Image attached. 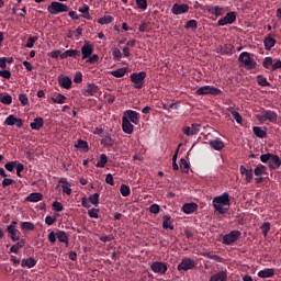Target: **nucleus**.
<instances>
[{"mask_svg": "<svg viewBox=\"0 0 281 281\" xmlns=\"http://www.w3.org/2000/svg\"><path fill=\"white\" fill-rule=\"evenodd\" d=\"M164 222H162V228L164 229H175V225H172V222H170V215H165L162 216Z\"/></svg>", "mask_w": 281, "mask_h": 281, "instance_id": "39", "label": "nucleus"}, {"mask_svg": "<svg viewBox=\"0 0 281 281\" xmlns=\"http://www.w3.org/2000/svg\"><path fill=\"white\" fill-rule=\"evenodd\" d=\"M19 100H20L22 106H27V104H30V99L27 98V94H25V93L20 94Z\"/></svg>", "mask_w": 281, "mask_h": 281, "instance_id": "60", "label": "nucleus"}, {"mask_svg": "<svg viewBox=\"0 0 281 281\" xmlns=\"http://www.w3.org/2000/svg\"><path fill=\"white\" fill-rule=\"evenodd\" d=\"M53 210L55 212H63V210H65V207L63 206V203L58 202V201H55L53 203Z\"/></svg>", "mask_w": 281, "mask_h": 281, "instance_id": "62", "label": "nucleus"}, {"mask_svg": "<svg viewBox=\"0 0 281 281\" xmlns=\"http://www.w3.org/2000/svg\"><path fill=\"white\" fill-rule=\"evenodd\" d=\"M25 247V239H19L15 245H12L10 248V254H19V249H23Z\"/></svg>", "mask_w": 281, "mask_h": 281, "instance_id": "32", "label": "nucleus"}, {"mask_svg": "<svg viewBox=\"0 0 281 281\" xmlns=\"http://www.w3.org/2000/svg\"><path fill=\"white\" fill-rule=\"evenodd\" d=\"M16 123V117L13 115V114H10L5 121H4V124L7 126H14V124Z\"/></svg>", "mask_w": 281, "mask_h": 281, "instance_id": "57", "label": "nucleus"}, {"mask_svg": "<svg viewBox=\"0 0 281 281\" xmlns=\"http://www.w3.org/2000/svg\"><path fill=\"white\" fill-rule=\"evenodd\" d=\"M276 276V270L273 268H266L258 272V277L266 279V278H273Z\"/></svg>", "mask_w": 281, "mask_h": 281, "instance_id": "28", "label": "nucleus"}, {"mask_svg": "<svg viewBox=\"0 0 281 281\" xmlns=\"http://www.w3.org/2000/svg\"><path fill=\"white\" fill-rule=\"evenodd\" d=\"M252 133L256 135V137H259V139H265V137H267V132L262 130V127H252Z\"/></svg>", "mask_w": 281, "mask_h": 281, "instance_id": "36", "label": "nucleus"}, {"mask_svg": "<svg viewBox=\"0 0 281 281\" xmlns=\"http://www.w3.org/2000/svg\"><path fill=\"white\" fill-rule=\"evenodd\" d=\"M113 21H114V18L112 15H105L103 18H100L98 20V23L100 25H109V23H113Z\"/></svg>", "mask_w": 281, "mask_h": 281, "instance_id": "46", "label": "nucleus"}, {"mask_svg": "<svg viewBox=\"0 0 281 281\" xmlns=\"http://www.w3.org/2000/svg\"><path fill=\"white\" fill-rule=\"evenodd\" d=\"M21 229H23V232H34V229H36V226L32 222H22Z\"/></svg>", "mask_w": 281, "mask_h": 281, "instance_id": "40", "label": "nucleus"}, {"mask_svg": "<svg viewBox=\"0 0 281 281\" xmlns=\"http://www.w3.org/2000/svg\"><path fill=\"white\" fill-rule=\"evenodd\" d=\"M240 236H243V233L240 231H232L229 234H226L223 236L222 243L223 245H234Z\"/></svg>", "mask_w": 281, "mask_h": 281, "instance_id": "7", "label": "nucleus"}, {"mask_svg": "<svg viewBox=\"0 0 281 281\" xmlns=\"http://www.w3.org/2000/svg\"><path fill=\"white\" fill-rule=\"evenodd\" d=\"M88 201L92 205L98 206V204L100 203V193H93V194L89 195Z\"/></svg>", "mask_w": 281, "mask_h": 281, "instance_id": "45", "label": "nucleus"}, {"mask_svg": "<svg viewBox=\"0 0 281 281\" xmlns=\"http://www.w3.org/2000/svg\"><path fill=\"white\" fill-rule=\"evenodd\" d=\"M207 12L214 16H223L225 14V8L218 5L207 7Z\"/></svg>", "mask_w": 281, "mask_h": 281, "instance_id": "26", "label": "nucleus"}, {"mask_svg": "<svg viewBox=\"0 0 281 281\" xmlns=\"http://www.w3.org/2000/svg\"><path fill=\"white\" fill-rule=\"evenodd\" d=\"M131 82L134 85V89H144V80H146V71L133 72L130 76Z\"/></svg>", "mask_w": 281, "mask_h": 281, "instance_id": "6", "label": "nucleus"}, {"mask_svg": "<svg viewBox=\"0 0 281 281\" xmlns=\"http://www.w3.org/2000/svg\"><path fill=\"white\" fill-rule=\"evenodd\" d=\"M75 148H80L83 153H89V143H87V140L79 139L77 144H75Z\"/></svg>", "mask_w": 281, "mask_h": 281, "instance_id": "38", "label": "nucleus"}, {"mask_svg": "<svg viewBox=\"0 0 281 281\" xmlns=\"http://www.w3.org/2000/svg\"><path fill=\"white\" fill-rule=\"evenodd\" d=\"M257 82H258L259 87H271V83L262 75L257 76Z\"/></svg>", "mask_w": 281, "mask_h": 281, "instance_id": "44", "label": "nucleus"}, {"mask_svg": "<svg viewBox=\"0 0 281 281\" xmlns=\"http://www.w3.org/2000/svg\"><path fill=\"white\" fill-rule=\"evenodd\" d=\"M74 82L76 85H80V82H82V72L77 71L74 78Z\"/></svg>", "mask_w": 281, "mask_h": 281, "instance_id": "64", "label": "nucleus"}, {"mask_svg": "<svg viewBox=\"0 0 281 281\" xmlns=\"http://www.w3.org/2000/svg\"><path fill=\"white\" fill-rule=\"evenodd\" d=\"M120 193L122 194V196H131V187L122 184L120 188Z\"/></svg>", "mask_w": 281, "mask_h": 281, "instance_id": "50", "label": "nucleus"}, {"mask_svg": "<svg viewBox=\"0 0 281 281\" xmlns=\"http://www.w3.org/2000/svg\"><path fill=\"white\" fill-rule=\"evenodd\" d=\"M199 209V205L196 203H186L182 205V212L184 214H194L196 210Z\"/></svg>", "mask_w": 281, "mask_h": 281, "instance_id": "27", "label": "nucleus"}, {"mask_svg": "<svg viewBox=\"0 0 281 281\" xmlns=\"http://www.w3.org/2000/svg\"><path fill=\"white\" fill-rule=\"evenodd\" d=\"M261 229H262V234H263L265 238H267V236L271 229V223H269V222L263 223L261 225Z\"/></svg>", "mask_w": 281, "mask_h": 281, "instance_id": "56", "label": "nucleus"}, {"mask_svg": "<svg viewBox=\"0 0 281 281\" xmlns=\"http://www.w3.org/2000/svg\"><path fill=\"white\" fill-rule=\"evenodd\" d=\"M239 172L243 176H246V182L251 183L254 181V170L252 169H247L246 166H240L239 167Z\"/></svg>", "mask_w": 281, "mask_h": 281, "instance_id": "19", "label": "nucleus"}, {"mask_svg": "<svg viewBox=\"0 0 281 281\" xmlns=\"http://www.w3.org/2000/svg\"><path fill=\"white\" fill-rule=\"evenodd\" d=\"M19 165V161H9L4 165L5 170H8V172H13L14 168H16V166Z\"/></svg>", "mask_w": 281, "mask_h": 281, "instance_id": "53", "label": "nucleus"}, {"mask_svg": "<svg viewBox=\"0 0 281 281\" xmlns=\"http://www.w3.org/2000/svg\"><path fill=\"white\" fill-rule=\"evenodd\" d=\"M26 201L30 203H38V201H43V195L41 193H31L26 198Z\"/></svg>", "mask_w": 281, "mask_h": 281, "instance_id": "37", "label": "nucleus"}, {"mask_svg": "<svg viewBox=\"0 0 281 281\" xmlns=\"http://www.w3.org/2000/svg\"><path fill=\"white\" fill-rule=\"evenodd\" d=\"M273 154L268 153V154H262L260 156V161H262V164H268V161H271V157Z\"/></svg>", "mask_w": 281, "mask_h": 281, "instance_id": "61", "label": "nucleus"}, {"mask_svg": "<svg viewBox=\"0 0 281 281\" xmlns=\"http://www.w3.org/2000/svg\"><path fill=\"white\" fill-rule=\"evenodd\" d=\"M56 238L59 243H64L66 247H69V236H67V233L65 231H58L57 233L50 232L48 234V240L54 245L56 243Z\"/></svg>", "mask_w": 281, "mask_h": 281, "instance_id": "3", "label": "nucleus"}, {"mask_svg": "<svg viewBox=\"0 0 281 281\" xmlns=\"http://www.w3.org/2000/svg\"><path fill=\"white\" fill-rule=\"evenodd\" d=\"M199 126H200L199 124L193 123L191 125V127L190 126H184L182 128V132L184 133V135H187V137H192V135H198Z\"/></svg>", "mask_w": 281, "mask_h": 281, "instance_id": "20", "label": "nucleus"}, {"mask_svg": "<svg viewBox=\"0 0 281 281\" xmlns=\"http://www.w3.org/2000/svg\"><path fill=\"white\" fill-rule=\"evenodd\" d=\"M36 41H38V37H36V36H30L29 38H27V42H26V44H25V47H27L29 49H32V47H34V43H36Z\"/></svg>", "mask_w": 281, "mask_h": 281, "instance_id": "59", "label": "nucleus"}, {"mask_svg": "<svg viewBox=\"0 0 281 281\" xmlns=\"http://www.w3.org/2000/svg\"><path fill=\"white\" fill-rule=\"evenodd\" d=\"M255 177H262V175H265V172H267V166L265 165H258L255 170Z\"/></svg>", "mask_w": 281, "mask_h": 281, "instance_id": "43", "label": "nucleus"}, {"mask_svg": "<svg viewBox=\"0 0 281 281\" xmlns=\"http://www.w3.org/2000/svg\"><path fill=\"white\" fill-rule=\"evenodd\" d=\"M186 30H198L199 27V22L196 20H189L186 24Z\"/></svg>", "mask_w": 281, "mask_h": 281, "instance_id": "48", "label": "nucleus"}, {"mask_svg": "<svg viewBox=\"0 0 281 281\" xmlns=\"http://www.w3.org/2000/svg\"><path fill=\"white\" fill-rule=\"evenodd\" d=\"M223 91L214 86L200 87L195 91V95H222Z\"/></svg>", "mask_w": 281, "mask_h": 281, "instance_id": "5", "label": "nucleus"}, {"mask_svg": "<svg viewBox=\"0 0 281 281\" xmlns=\"http://www.w3.org/2000/svg\"><path fill=\"white\" fill-rule=\"evenodd\" d=\"M234 21H236V12L231 11V12L226 13V15L224 18H222L217 21V25H220V27H223L225 25H232V23H234Z\"/></svg>", "mask_w": 281, "mask_h": 281, "instance_id": "11", "label": "nucleus"}, {"mask_svg": "<svg viewBox=\"0 0 281 281\" xmlns=\"http://www.w3.org/2000/svg\"><path fill=\"white\" fill-rule=\"evenodd\" d=\"M114 78H124L128 74V68L123 67L110 72Z\"/></svg>", "mask_w": 281, "mask_h": 281, "instance_id": "30", "label": "nucleus"}, {"mask_svg": "<svg viewBox=\"0 0 281 281\" xmlns=\"http://www.w3.org/2000/svg\"><path fill=\"white\" fill-rule=\"evenodd\" d=\"M79 12L83 14V19H87L88 21H91V14H89V5L85 4L83 7L79 8Z\"/></svg>", "mask_w": 281, "mask_h": 281, "instance_id": "47", "label": "nucleus"}, {"mask_svg": "<svg viewBox=\"0 0 281 281\" xmlns=\"http://www.w3.org/2000/svg\"><path fill=\"white\" fill-rule=\"evenodd\" d=\"M101 146H103L104 148H113L114 144H115V139H113V137H111V133L109 132H104L101 135Z\"/></svg>", "mask_w": 281, "mask_h": 281, "instance_id": "13", "label": "nucleus"}, {"mask_svg": "<svg viewBox=\"0 0 281 281\" xmlns=\"http://www.w3.org/2000/svg\"><path fill=\"white\" fill-rule=\"evenodd\" d=\"M7 232L10 236L11 240H13V243L21 240V232L19 229H16L15 221L11 222V224L7 227Z\"/></svg>", "mask_w": 281, "mask_h": 281, "instance_id": "9", "label": "nucleus"}, {"mask_svg": "<svg viewBox=\"0 0 281 281\" xmlns=\"http://www.w3.org/2000/svg\"><path fill=\"white\" fill-rule=\"evenodd\" d=\"M238 60L239 63H241L243 67L248 70L256 69V67L258 66V63H256V60L251 58V54H249L248 52H243L239 55Z\"/></svg>", "mask_w": 281, "mask_h": 281, "instance_id": "2", "label": "nucleus"}, {"mask_svg": "<svg viewBox=\"0 0 281 281\" xmlns=\"http://www.w3.org/2000/svg\"><path fill=\"white\" fill-rule=\"evenodd\" d=\"M123 117H126L132 124H139V113L133 111V110H126L123 113Z\"/></svg>", "mask_w": 281, "mask_h": 281, "instance_id": "17", "label": "nucleus"}, {"mask_svg": "<svg viewBox=\"0 0 281 281\" xmlns=\"http://www.w3.org/2000/svg\"><path fill=\"white\" fill-rule=\"evenodd\" d=\"M223 48H224V54L226 56H232V54H234V45L233 44H225L223 46Z\"/></svg>", "mask_w": 281, "mask_h": 281, "instance_id": "54", "label": "nucleus"}, {"mask_svg": "<svg viewBox=\"0 0 281 281\" xmlns=\"http://www.w3.org/2000/svg\"><path fill=\"white\" fill-rule=\"evenodd\" d=\"M21 267L23 268L27 267V269H32L36 267V259L34 258L22 259Z\"/></svg>", "mask_w": 281, "mask_h": 281, "instance_id": "33", "label": "nucleus"}, {"mask_svg": "<svg viewBox=\"0 0 281 281\" xmlns=\"http://www.w3.org/2000/svg\"><path fill=\"white\" fill-rule=\"evenodd\" d=\"M136 5L138 10H147L148 1L147 0H136Z\"/></svg>", "mask_w": 281, "mask_h": 281, "instance_id": "58", "label": "nucleus"}, {"mask_svg": "<svg viewBox=\"0 0 281 281\" xmlns=\"http://www.w3.org/2000/svg\"><path fill=\"white\" fill-rule=\"evenodd\" d=\"M150 269L154 273H160V276H166L168 271V265L161 261H155L150 265Z\"/></svg>", "mask_w": 281, "mask_h": 281, "instance_id": "10", "label": "nucleus"}, {"mask_svg": "<svg viewBox=\"0 0 281 281\" xmlns=\"http://www.w3.org/2000/svg\"><path fill=\"white\" fill-rule=\"evenodd\" d=\"M229 205H232V202L229 201V193L227 192L213 199V207L218 214H227V212H229Z\"/></svg>", "mask_w": 281, "mask_h": 281, "instance_id": "1", "label": "nucleus"}, {"mask_svg": "<svg viewBox=\"0 0 281 281\" xmlns=\"http://www.w3.org/2000/svg\"><path fill=\"white\" fill-rule=\"evenodd\" d=\"M100 209L92 207L88 210V216L90 218H100Z\"/></svg>", "mask_w": 281, "mask_h": 281, "instance_id": "49", "label": "nucleus"}, {"mask_svg": "<svg viewBox=\"0 0 281 281\" xmlns=\"http://www.w3.org/2000/svg\"><path fill=\"white\" fill-rule=\"evenodd\" d=\"M159 210H160V207H159L158 204H151V205L149 206V212H150V214H159Z\"/></svg>", "mask_w": 281, "mask_h": 281, "instance_id": "63", "label": "nucleus"}, {"mask_svg": "<svg viewBox=\"0 0 281 281\" xmlns=\"http://www.w3.org/2000/svg\"><path fill=\"white\" fill-rule=\"evenodd\" d=\"M0 102L7 106H10V104H12V95H10L8 92L0 93Z\"/></svg>", "mask_w": 281, "mask_h": 281, "instance_id": "34", "label": "nucleus"}, {"mask_svg": "<svg viewBox=\"0 0 281 281\" xmlns=\"http://www.w3.org/2000/svg\"><path fill=\"white\" fill-rule=\"evenodd\" d=\"M100 91V88L95 83H89L86 88L82 89V95L85 98H91Z\"/></svg>", "mask_w": 281, "mask_h": 281, "instance_id": "14", "label": "nucleus"}, {"mask_svg": "<svg viewBox=\"0 0 281 281\" xmlns=\"http://www.w3.org/2000/svg\"><path fill=\"white\" fill-rule=\"evenodd\" d=\"M209 146L213 148V150H223L225 148V143L220 138L209 140Z\"/></svg>", "mask_w": 281, "mask_h": 281, "instance_id": "25", "label": "nucleus"}, {"mask_svg": "<svg viewBox=\"0 0 281 281\" xmlns=\"http://www.w3.org/2000/svg\"><path fill=\"white\" fill-rule=\"evenodd\" d=\"M58 184L63 188V193L70 196L71 194V183L66 178H60Z\"/></svg>", "mask_w": 281, "mask_h": 281, "instance_id": "22", "label": "nucleus"}, {"mask_svg": "<svg viewBox=\"0 0 281 281\" xmlns=\"http://www.w3.org/2000/svg\"><path fill=\"white\" fill-rule=\"evenodd\" d=\"M80 54L82 56V60H87V58H90V56L93 54V45L86 41L85 45L81 47Z\"/></svg>", "mask_w": 281, "mask_h": 281, "instance_id": "16", "label": "nucleus"}, {"mask_svg": "<svg viewBox=\"0 0 281 281\" xmlns=\"http://www.w3.org/2000/svg\"><path fill=\"white\" fill-rule=\"evenodd\" d=\"M171 12L172 14H175L176 16H179L180 14H188V12H190V5L182 3H175L171 7Z\"/></svg>", "mask_w": 281, "mask_h": 281, "instance_id": "12", "label": "nucleus"}, {"mask_svg": "<svg viewBox=\"0 0 281 281\" xmlns=\"http://www.w3.org/2000/svg\"><path fill=\"white\" fill-rule=\"evenodd\" d=\"M108 162H109V158L106 157V154H101L100 159L95 166L97 168H104Z\"/></svg>", "mask_w": 281, "mask_h": 281, "instance_id": "41", "label": "nucleus"}, {"mask_svg": "<svg viewBox=\"0 0 281 281\" xmlns=\"http://www.w3.org/2000/svg\"><path fill=\"white\" fill-rule=\"evenodd\" d=\"M52 101L55 104H65V102L67 101V97H65V94L57 93L52 97Z\"/></svg>", "mask_w": 281, "mask_h": 281, "instance_id": "35", "label": "nucleus"}, {"mask_svg": "<svg viewBox=\"0 0 281 281\" xmlns=\"http://www.w3.org/2000/svg\"><path fill=\"white\" fill-rule=\"evenodd\" d=\"M263 45L267 52H271V49L276 47V38H273L271 34H268L263 40Z\"/></svg>", "mask_w": 281, "mask_h": 281, "instance_id": "24", "label": "nucleus"}, {"mask_svg": "<svg viewBox=\"0 0 281 281\" xmlns=\"http://www.w3.org/2000/svg\"><path fill=\"white\" fill-rule=\"evenodd\" d=\"M44 124L45 122L43 121V117H35L30 126L33 131H41Z\"/></svg>", "mask_w": 281, "mask_h": 281, "instance_id": "29", "label": "nucleus"}, {"mask_svg": "<svg viewBox=\"0 0 281 281\" xmlns=\"http://www.w3.org/2000/svg\"><path fill=\"white\" fill-rule=\"evenodd\" d=\"M266 113V120L268 122H271L272 124H276L278 122V113L271 110L263 111Z\"/></svg>", "mask_w": 281, "mask_h": 281, "instance_id": "31", "label": "nucleus"}, {"mask_svg": "<svg viewBox=\"0 0 281 281\" xmlns=\"http://www.w3.org/2000/svg\"><path fill=\"white\" fill-rule=\"evenodd\" d=\"M180 169L181 172H188L190 170V165L188 164V160H186V158L180 159Z\"/></svg>", "mask_w": 281, "mask_h": 281, "instance_id": "51", "label": "nucleus"}, {"mask_svg": "<svg viewBox=\"0 0 281 281\" xmlns=\"http://www.w3.org/2000/svg\"><path fill=\"white\" fill-rule=\"evenodd\" d=\"M262 66L265 67V69H271V67H273V58L272 57H266L263 59Z\"/></svg>", "mask_w": 281, "mask_h": 281, "instance_id": "55", "label": "nucleus"}, {"mask_svg": "<svg viewBox=\"0 0 281 281\" xmlns=\"http://www.w3.org/2000/svg\"><path fill=\"white\" fill-rule=\"evenodd\" d=\"M268 166H269L270 170H278V168H280V166H281L280 156L272 154Z\"/></svg>", "mask_w": 281, "mask_h": 281, "instance_id": "23", "label": "nucleus"}, {"mask_svg": "<svg viewBox=\"0 0 281 281\" xmlns=\"http://www.w3.org/2000/svg\"><path fill=\"white\" fill-rule=\"evenodd\" d=\"M122 131L126 135H133V131H135V126L131 124V121L126 116H122Z\"/></svg>", "mask_w": 281, "mask_h": 281, "instance_id": "15", "label": "nucleus"}, {"mask_svg": "<svg viewBox=\"0 0 281 281\" xmlns=\"http://www.w3.org/2000/svg\"><path fill=\"white\" fill-rule=\"evenodd\" d=\"M49 14L56 15L63 12H69V7L63 2L53 1L47 8Z\"/></svg>", "mask_w": 281, "mask_h": 281, "instance_id": "4", "label": "nucleus"}, {"mask_svg": "<svg viewBox=\"0 0 281 281\" xmlns=\"http://www.w3.org/2000/svg\"><path fill=\"white\" fill-rule=\"evenodd\" d=\"M229 113L233 115L234 120L237 122V124H243V116L240 113L234 110V108H228Z\"/></svg>", "mask_w": 281, "mask_h": 281, "instance_id": "42", "label": "nucleus"}, {"mask_svg": "<svg viewBox=\"0 0 281 281\" xmlns=\"http://www.w3.org/2000/svg\"><path fill=\"white\" fill-rule=\"evenodd\" d=\"M209 281H227V269L221 270L214 274H212Z\"/></svg>", "mask_w": 281, "mask_h": 281, "instance_id": "21", "label": "nucleus"}, {"mask_svg": "<svg viewBox=\"0 0 281 281\" xmlns=\"http://www.w3.org/2000/svg\"><path fill=\"white\" fill-rule=\"evenodd\" d=\"M58 85L63 89H71V85H74V81H71V78H69L65 75H60L58 77Z\"/></svg>", "mask_w": 281, "mask_h": 281, "instance_id": "18", "label": "nucleus"}, {"mask_svg": "<svg viewBox=\"0 0 281 281\" xmlns=\"http://www.w3.org/2000/svg\"><path fill=\"white\" fill-rule=\"evenodd\" d=\"M67 52H68L67 53L68 54V58H76V59H78L81 56V53L78 49H68Z\"/></svg>", "mask_w": 281, "mask_h": 281, "instance_id": "52", "label": "nucleus"}, {"mask_svg": "<svg viewBox=\"0 0 281 281\" xmlns=\"http://www.w3.org/2000/svg\"><path fill=\"white\" fill-rule=\"evenodd\" d=\"M196 267V262L190 257H184L181 262L178 265V271H190Z\"/></svg>", "mask_w": 281, "mask_h": 281, "instance_id": "8", "label": "nucleus"}]
</instances>
